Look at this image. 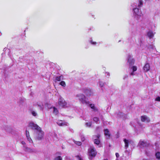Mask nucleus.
<instances>
[{
	"instance_id": "f257e3e1",
	"label": "nucleus",
	"mask_w": 160,
	"mask_h": 160,
	"mask_svg": "<svg viewBox=\"0 0 160 160\" xmlns=\"http://www.w3.org/2000/svg\"><path fill=\"white\" fill-rule=\"evenodd\" d=\"M142 4V1L139 0L138 3H134L132 5V6L133 8V16L137 20H139L142 15L141 10L137 8V7H140Z\"/></svg>"
},
{
	"instance_id": "f03ea898",
	"label": "nucleus",
	"mask_w": 160,
	"mask_h": 160,
	"mask_svg": "<svg viewBox=\"0 0 160 160\" xmlns=\"http://www.w3.org/2000/svg\"><path fill=\"white\" fill-rule=\"evenodd\" d=\"M76 97L82 104L87 105H89L93 111H98V109L95 107L94 104H90V102L87 101L84 95L82 94H78L77 95Z\"/></svg>"
},
{
	"instance_id": "7ed1b4c3",
	"label": "nucleus",
	"mask_w": 160,
	"mask_h": 160,
	"mask_svg": "<svg viewBox=\"0 0 160 160\" xmlns=\"http://www.w3.org/2000/svg\"><path fill=\"white\" fill-rule=\"evenodd\" d=\"M58 106L60 108H65L67 107L66 102L62 98H59Z\"/></svg>"
},
{
	"instance_id": "20e7f679",
	"label": "nucleus",
	"mask_w": 160,
	"mask_h": 160,
	"mask_svg": "<svg viewBox=\"0 0 160 160\" xmlns=\"http://www.w3.org/2000/svg\"><path fill=\"white\" fill-rule=\"evenodd\" d=\"M88 153L89 156L90 157V159H92V158L95 157L97 154L95 149L93 147H91L88 149Z\"/></svg>"
},
{
	"instance_id": "39448f33",
	"label": "nucleus",
	"mask_w": 160,
	"mask_h": 160,
	"mask_svg": "<svg viewBox=\"0 0 160 160\" xmlns=\"http://www.w3.org/2000/svg\"><path fill=\"white\" fill-rule=\"evenodd\" d=\"M127 59V64L129 66V67L132 66L135 62V60L132 58V56L130 54L128 55Z\"/></svg>"
},
{
	"instance_id": "423d86ee",
	"label": "nucleus",
	"mask_w": 160,
	"mask_h": 160,
	"mask_svg": "<svg viewBox=\"0 0 160 160\" xmlns=\"http://www.w3.org/2000/svg\"><path fill=\"white\" fill-rule=\"evenodd\" d=\"M37 134L36 138L38 140H41L43 138L44 132L40 128V130L37 131Z\"/></svg>"
},
{
	"instance_id": "0eeeda50",
	"label": "nucleus",
	"mask_w": 160,
	"mask_h": 160,
	"mask_svg": "<svg viewBox=\"0 0 160 160\" xmlns=\"http://www.w3.org/2000/svg\"><path fill=\"white\" fill-rule=\"evenodd\" d=\"M129 74L131 76H134L135 75V72L137 69V67L136 66H132L129 67Z\"/></svg>"
},
{
	"instance_id": "6e6552de",
	"label": "nucleus",
	"mask_w": 160,
	"mask_h": 160,
	"mask_svg": "<svg viewBox=\"0 0 160 160\" xmlns=\"http://www.w3.org/2000/svg\"><path fill=\"white\" fill-rule=\"evenodd\" d=\"M2 129L7 133H12L13 129L12 128L9 126H5L3 127Z\"/></svg>"
},
{
	"instance_id": "1a4fd4ad",
	"label": "nucleus",
	"mask_w": 160,
	"mask_h": 160,
	"mask_svg": "<svg viewBox=\"0 0 160 160\" xmlns=\"http://www.w3.org/2000/svg\"><path fill=\"white\" fill-rule=\"evenodd\" d=\"M29 126L32 129L37 130H40L41 128L37 125L35 124L33 122H30L29 123Z\"/></svg>"
},
{
	"instance_id": "9d476101",
	"label": "nucleus",
	"mask_w": 160,
	"mask_h": 160,
	"mask_svg": "<svg viewBox=\"0 0 160 160\" xmlns=\"http://www.w3.org/2000/svg\"><path fill=\"white\" fill-rule=\"evenodd\" d=\"M26 138L29 143L30 144H33V142L30 137L29 133V132L27 130L26 131Z\"/></svg>"
},
{
	"instance_id": "9b49d317",
	"label": "nucleus",
	"mask_w": 160,
	"mask_h": 160,
	"mask_svg": "<svg viewBox=\"0 0 160 160\" xmlns=\"http://www.w3.org/2000/svg\"><path fill=\"white\" fill-rule=\"evenodd\" d=\"M147 143L144 140H140L138 144V146L141 148H142L146 146Z\"/></svg>"
},
{
	"instance_id": "f8f14e48",
	"label": "nucleus",
	"mask_w": 160,
	"mask_h": 160,
	"mask_svg": "<svg viewBox=\"0 0 160 160\" xmlns=\"http://www.w3.org/2000/svg\"><path fill=\"white\" fill-rule=\"evenodd\" d=\"M100 137V135H98L96 136H94L93 137V139H94V143L95 144L97 145H98L100 143V140L99 138Z\"/></svg>"
},
{
	"instance_id": "ddd939ff",
	"label": "nucleus",
	"mask_w": 160,
	"mask_h": 160,
	"mask_svg": "<svg viewBox=\"0 0 160 160\" xmlns=\"http://www.w3.org/2000/svg\"><path fill=\"white\" fill-rule=\"evenodd\" d=\"M124 142L125 143V148L126 149H127L128 147V145L131 143H133L132 141L129 140H127L126 139H124Z\"/></svg>"
},
{
	"instance_id": "4468645a",
	"label": "nucleus",
	"mask_w": 160,
	"mask_h": 160,
	"mask_svg": "<svg viewBox=\"0 0 160 160\" xmlns=\"http://www.w3.org/2000/svg\"><path fill=\"white\" fill-rule=\"evenodd\" d=\"M57 123L59 126H68V123L67 122L63 121L61 120H58Z\"/></svg>"
},
{
	"instance_id": "2eb2a0df",
	"label": "nucleus",
	"mask_w": 160,
	"mask_h": 160,
	"mask_svg": "<svg viewBox=\"0 0 160 160\" xmlns=\"http://www.w3.org/2000/svg\"><path fill=\"white\" fill-rule=\"evenodd\" d=\"M23 149L25 151L28 152H35V150L33 148H28L27 146H24Z\"/></svg>"
},
{
	"instance_id": "dca6fc26",
	"label": "nucleus",
	"mask_w": 160,
	"mask_h": 160,
	"mask_svg": "<svg viewBox=\"0 0 160 160\" xmlns=\"http://www.w3.org/2000/svg\"><path fill=\"white\" fill-rule=\"evenodd\" d=\"M141 120L142 122H149L150 121V119L146 116H142Z\"/></svg>"
},
{
	"instance_id": "f3484780",
	"label": "nucleus",
	"mask_w": 160,
	"mask_h": 160,
	"mask_svg": "<svg viewBox=\"0 0 160 160\" xmlns=\"http://www.w3.org/2000/svg\"><path fill=\"white\" fill-rule=\"evenodd\" d=\"M84 92L88 96H92L93 94L92 92L89 89H86Z\"/></svg>"
},
{
	"instance_id": "a211bd4d",
	"label": "nucleus",
	"mask_w": 160,
	"mask_h": 160,
	"mask_svg": "<svg viewBox=\"0 0 160 160\" xmlns=\"http://www.w3.org/2000/svg\"><path fill=\"white\" fill-rule=\"evenodd\" d=\"M150 68L149 64L146 63L143 67V70L144 72H147L149 70Z\"/></svg>"
},
{
	"instance_id": "6ab92c4d",
	"label": "nucleus",
	"mask_w": 160,
	"mask_h": 160,
	"mask_svg": "<svg viewBox=\"0 0 160 160\" xmlns=\"http://www.w3.org/2000/svg\"><path fill=\"white\" fill-rule=\"evenodd\" d=\"M104 135L107 138H109L110 136V134L109 131L108 129L104 130Z\"/></svg>"
},
{
	"instance_id": "aec40b11",
	"label": "nucleus",
	"mask_w": 160,
	"mask_h": 160,
	"mask_svg": "<svg viewBox=\"0 0 160 160\" xmlns=\"http://www.w3.org/2000/svg\"><path fill=\"white\" fill-rule=\"evenodd\" d=\"M154 33L153 32L151 31H150L147 33V36L150 39L152 38H153Z\"/></svg>"
},
{
	"instance_id": "412c9836",
	"label": "nucleus",
	"mask_w": 160,
	"mask_h": 160,
	"mask_svg": "<svg viewBox=\"0 0 160 160\" xmlns=\"http://www.w3.org/2000/svg\"><path fill=\"white\" fill-rule=\"evenodd\" d=\"M51 108L53 110V112L54 114L55 115H57L58 114V110L57 108H56L55 107H53L52 108Z\"/></svg>"
},
{
	"instance_id": "4be33fe9",
	"label": "nucleus",
	"mask_w": 160,
	"mask_h": 160,
	"mask_svg": "<svg viewBox=\"0 0 160 160\" xmlns=\"http://www.w3.org/2000/svg\"><path fill=\"white\" fill-rule=\"evenodd\" d=\"M63 79V76L62 75H61L59 77H56V80L58 81H60Z\"/></svg>"
},
{
	"instance_id": "5701e85b",
	"label": "nucleus",
	"mask_w": 160,
	"mask_h": 160,
	"mask_svg": "<svg viewBox=\"0 0 160 160\" xmlns=\"http://www.w3.org/2000/svg\"><path fill=\"white\" fill-rule=\"evenodd\" d=\"M62 158L60 156H57V154H56L55 157L53 160H62Z\"/></svg>"
},
{
	"instance_id": "b1692460",
	"label": "nucleus",
	"mask_w": 160,
	"mask_h": 160,
	"mask_svg": "<svg viewBox=\"0 0 160 160\" xmlns=\"http://www.w3.org/2000/svg\"><path fill=\"white\" fill-rule=\"evenodd\" d=\"M92 124L91 122H88L85 123V125L87 127H90Z\"/></svg>"
},
{
	"instance_id": "393cba45",
	"label": "nucleus",
	"mask_w": 160,
	"mask_h": 160,
	"mask_svg": "<svg viewBox=\"0 0 160 160\" xmlns=\"http://www.w3.org/2000/svg\"><path fill=\"white\" fill-rule=\"evenodd\" d=\"M155 156L156 158L158 159H160V152H158L156 153Z\"/></svg>"
},
{
	"instance_id": "a878e982",
	"label": "nucleus",
	"mask_w": 160,
	"mask_h": 160,
	"mask_svg": "<svg viewBox=\"0 0 160 160\" xmlns=\"http://www.w3.org/2000/svg\"><path fill=\"white\" fill-rule=\"evenodd\" d=\"M99 85L101 88L103 87L104 86V85L105 83L104 82H102V81H99Z\"/></svg>"
},
{
	"instance_id": "bb28decb",
	"label": "nucleus",
	"mask_w": 160,
	"mask_h": 160,
	"mask_svg": "<svg viewBox=\"0 0 160 160\" xmlns=\"http://www.w3.org/2000/svg\"><path fill=\"white\" fill-rule=\"evenodd\" d=\"M37 105L39 107L40 109L42 110L43 109V105L41 103H37Z\"/></svg>"
},
{
	"instance_id": "cd10ccee",
	"label": "nucleus",
	"mask_w": 160,
	"mask_h": 160,
	"mask_svg": "<svg viewBox=\"0 0 160 160\" xmlns=\"http://www.w3.org/2000/svg\"><path fill=\"white\" fill-rule=\"evenodd\" d=\"M60 85H61L62 86L65 87L66 86V83L64 81H62L60 83Z\"/></svg>"
},
{
	"instance_id": "c85d7f7f",
	"label": "nucleus",
	"mask_w": 160,
	"mask_h": 160,
	"mask_svg": "<svg viewBox=\"0 0 160 160\" xmlns=\"http://www.w3.org/2000/svg\"><path fill=\"white\" fill-rule=\"evenodd\" d=\"M139 44H140V47L141 48H142V49H144V46H143L144 44L141 41H140Z\"/></svg>"
},
{
	"instance_id": "c756f323",
	"label": "nucleus",
	"mask_w": 160,
	"mask_h": 160,
	"mask_svg": "<svg viewBox=\"0 0 160 160\" xmlns=\"http://www.w3.org/2000/svg\"><path fill=\"white\" fill-rule=\"evenodd\" d=\"M74 142L78 146H80L82 144L81 142L79 141H74Z\"/></svg>"
},
{
	"instance_id": "7c9ffc66",
	"label": "nucleus",
	"mask_w": 160,
	"mask_h": 160,
	"mask_svg": "<svg viewBox=\"0 0 160 160\" xmlns=\"http://www.w3.org/2000/svg\"><path fill=\"white\" fill-rule=\"evenodd\" d=\"M31 113L32 115L34 116H36L37 115V113L34 111H32Z\"/></svg>"
},
{
	"instance_id": "2f4dec72",
	"label": "nucleus",
	"mask_w": 160,
	"mask_h": 160,
	"mask_svg": "<svg viewBox=\"0 0 160 160\" xmlns=\"http://www.w3.org/2000/svg\"><path fill=\"white\" fill-rule=\"evenodd\" d=\"M90 42L92 44L94 45L97 44V42H94L92 40L90 41Z\"/></svg>"
},
{
	"instance_id": "473e14b6",
	"label": "nucleus",
	"mask_w": 160,
	"mask_h": 160,
	"mask_svg": "<svg viewBox=\"0 0 160 160\" xmlns=\"http://www.w3.org/2000/svg\"><path fill=\"white\" fill-rule=\"evenodd\" d=\"M99 120V119L97 117H94L93 118V121L96 122H97Z\"/></svg>"
},
{
	"instance_id": "72a5a7b5",
	"label": "nucleus",
	"mask_w": 160,
	"mask_h": 160,
	"mask_svg": "<svg viewBox=\"0 0 160 160\" xmlns=\"http://www.w3.org/2000/svg\"><path fill=\"white\" fill-rule=\"evenodd\" d=\"M76 158L78 160H83L79 156H77L76 157Z\"/></svg>"
},
{
	"instance_id": "f704fd0d",
	"label": "nucleus",
	"mask_w": 160,
	"mask_h": 160,
	"mask_svg": "<svg viewBox=\"0 0 160 160\" xmlns=\"http://www.w3.org/2000/svg\"><path fill=\"white\" fill-rule=\"evenodd\" d=\"M21 143L23 145V148H24V146H26V143L24 141H21Z\"/></svg>"
},
{
	"instance_id": "c9c22d12",
	"label": "nucleus",
	"mask_w": 160,
	"mask_h": 160,
	"mask_svg": "<svg viewBox=\"0 0 160 160\" xmlns=\"http://www.w3.org/2000/svg\"><path fill=\"white\" fill-rule=\"evenodd\" d=\"M155 101L160 102V97H158L155 99Z\"/></svg>"
},
{
	"instance_id": "e433bc0d",
	"label": "nucleus",
	"mask_w": 160,
	"mask_h": 160,
	"mask_svg": "<svg viewBox=\"0 0 160 160\" xmlns=\"http://www.w3.org/2000/svg\"><path fill=\"white\" fill-rule=\"evenodd\" d=\"M81 138L82 141H84L85 140V138H84V136H83V135H82L81 136Z\"/></svg>"
},
{
	"instance_id": "4c0bfd02",
	"label": "nucleus",
	"mask_w": 160,
	"mask_h": 160,
	"mask_svg": "<svg viewBox=\"0 0 160 160\" xmlns=\"http://www.w3.org/2000/svg\"><path fill=\"white\" fill-rule=\"evenodd\" d=\"M128 76L127 75H125L123 77V79H125L126 78H128Z\"/></svg>"
},
{
	"instance_id": "58836bf2",
	"label": "nucleus",
	"mask_w": 160,
	"mask_h": 160,
	"mask_svg": "<svg viewBox=\"0 0 160 160\" xmlns=\"http://www.w3.org/2000/svg\"><path fill=\"white\" fill-rule=\"evenodd\" d=\"M115 155L117 158H118L119 156V154L118 153H116Z\"/></svg>"
},
{
	"instance_id": "ea45409f",
	"label": "nucleus",
	"mask_w": 160,
	"mask_h": 160,
	"mask_svg": "<svg viewBox=\"0 0 160 160\" xmlns=\"http://www.w3.org/2000/svg\"><path fill=\"white\" fill-rule=\"evenodd\" d=\"M106 73H107L108 75L109 76V72H106Z\"/></svg>"
},
{
	"instance_id": "a19ab883",
	"label": "nucleus",
	"mask_w": 160,
	"mask_h": 160,
	"mask_svg": "<svg viewBox=\"0 0 160 160\" xmlns=\"http://www.w3.org/2000/svg\"><path fill=\"white\" fill-rule=\"evenodd\" d=\"M103 160H108V159L107 158H106V159H104Z\"/></svg>"
},
{
	"instance_id": "79ce46f5",
	"label": "nucleus",
	"mask_w": 160,
	"mask_h": 160,
	"mask_svg": "<svg viewBox=\"0 0 160 160\" xmlns=\"http://www.w3.org/2000/svg\"><path fill=\"white\" fill-rule=\"evenodd\" d=\"M99 128H97V130H98V129H99Z\"/></svg>"
}]
</instances>
